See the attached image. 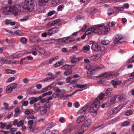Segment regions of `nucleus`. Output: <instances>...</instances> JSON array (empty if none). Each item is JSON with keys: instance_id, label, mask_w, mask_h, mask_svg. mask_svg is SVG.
Listing matches in <instances>:
<instances>
[{"instance_id": "nucleus-1", "label": "nucleus", "mask_w": 134, "mask_h": 134, "mask_svg": "<svg viewBox=\"0 0 134 134\" xmlns=\"http://www.w3.org/2000/svg\"><path fill=\"white\" fill-rule=\"evenodd\" d=\"M33 2V0H26L24 1L22 7L26 12H31L34 9V5Z\"/></svg>"}, {"instance_id": "nucleus-2", "label": "nucleus", "mask_w": 134, "mask_h": 134, "mask_svg": "<svg viewBox=\"0 0 134 134\" xmlns=\"http://www.w3.org/2000/svg\"><path fill=\"white\" fill-rule=\"evenodd\" d=\"M100 105V103L98 98H96L94 103L92 104L89 109V111L91 113H96L98 108Z\"/></svg>"}, {"instance_id": "nucleus-3", "label": "nucleus", "mask_w": 134, "mask_h": 134, "mask_svg": "<svg viewBox=\"0 0 134 134\" xmlns=\"http://www.w3.org/2000/svg\"><path fill=\"white\" fill-rule=\"evenodd\" d=\"M20 8V5L16 4L14 6L11 7L10 12L15 15L20 14L21 13Z\"/></svg>"}, {"instance_id": "nucleus-4", "label": "nucleus", "mask_w": 134, "mask_h": 134, "mask_svg": "<svg viewBox=\"0 0 134 134\" xmlns=\"http://www.w3.org/2000/svg\"><path fill=\"white\" fill-rule=\"evenodd\" d=\"M27 118L28 119H29L30 118L32 119L31 120H29L27 123V125L28 126H29V128L30 129H32L33 128V125L34 124H36L37 121V119L36 118L34 117L33 115H31L30 116H28Z\"/></svg>"}, {"instance_id": "nucleus-5", "label": "nucleus", "mask_w": 134, "mask_h": 134, "mask_svg": "<svg viewBox=\"0 0 134 134\" xmlns=\"http://www.w3.org/2000/svg\"><path fill=\"white\" fill-rule=\"evenodd\" d=\"M116 96L112 95L107 100L105 105L107 107H109L116 103Z\"/></svg>"}, {"instance_id": "nucleus-6", "label": "nucleus", "mask_w": 134, "mask_h": 134, "mask_svg": "<svg viewBox=\"0 0 134 134\" xmlns=\"http://www.w3.org/2000/svg\"><path fill=\"white\" fill-rule=\"evenodd\" d=\"M50 106L49 104H46L43 108L40 109V114L43 115L45 113H48L49 111Z\"/></svg>"}, {"instance_id": "nucleus-7", "label": "nucleus", "mask_w": 134, "mask_h": 134, "mask_svg": "<svg viewBox=\"0 0 134 134\" xmlns=\"http://www.w3.org/2000/svg\"><path fill=\"white\" fill-rule=\"evenodd\" d=\"M59 27H54L48 30L47 33L49 35H52L53 34L58 32L59 31Z\"/></svg>"}, {"instance_id": "nucleus-8", "label": "nucleus", "mask_w": 134, "mask_h": 134, "mask_svg": "<svg viewBox=\"0 0 134 134\" xmlns=\"http://www.w3.org/2000/svg\"><path fill=\"white\" fill-rule=\"evenodd\" d=\"M60 19H57L54 21H51L48 23L47 25V28H49L51 26H55L56 24L60 22Z\"/></svg>"}, {"instance_id": "nucleus-9", "label": "nucleus", "mask_w": 134, "mask_h": 134, "mask_svg": "<svg viewBox=\"0 0 134 134\" xmlns=\"http://www.w3.org/2000/svg\"><path fill=\"white\" fill-rule=\"evenodd\" d=\"M122 39V37L121 35H116L113 38L114 43L115 44L120 43V40Z\"/></svg>"}, {"instance_id": "nucleus-10", "label": "nucleus", "mask_w": 134, "mask_h": 134, "mask_svg": "<svg viewBox=\"0 0 134 134\" xmlns=\"http://www.w3.org/2000/svg\"><path fill=\"white\" fill-rule=\"evenodd\" d=\"M91 119H89L85 121L83 125L82 126V129H84V128L88 127L91 125Z\"/></svg>"}, {"instance_id": "nucleus-11", "label": "nucleus", "mask_w": 134, "mask_h": 134, "mask_svg": "<svg viewBox=\"0 0 134 134\" xmlns=\"http://www.w3.org/2000/svg\"><path fill=\"white\" fill-rule=\"evenodd\" d=\"M71 62L72 64H73L76 62H78L81 59V58H76L74 55H73L70 58Z\"/></svg>"}, {"instance_id": "nucleus-12", "label": "nucleus", "mask_w": 134, "mask_h": 134, "mask_svg": "<svg viewBox=\"0 0 134 134\" xmlns=\"http://www.w3.org/2000/svg\"><path fill=\"white\" fill-rule=\"evenodd\" d=\"M111 82L113 87L115 88H116L117 87V86H119L121 84L122 81H117L114 80H112Z\"/></svg>"}, {"instance_id": "nucleus-13", "label": "nucleus", "mask_w": 134, "mask_h": 134, "mask_svg": "<svg viewBox=\"0 0 134 134\" xmlns=\"http://www.w3.org/2000/svg\"><path fill=\"white\" fill-rule=\"evenodd\" d=\"M49 0H39L38 5L40 7H42L48 3Z\"/></svg>"}, {"instance_id": "nucleus-14", "label": "nucleus", "mask_w": 134, "mask_h": 134, "mask_svg": "<svg viewBox=\"0 0 134 134\" xmlns=\"http://www.w3.org/2000/svg\"><path fill=\"white\" fill-rule=\"evenodd\" d=\"M91 48L93 50L95 51H99L100 49L98 44L96 43H93V44Z\"/></svg>"}, {"instance_id": "nucleus-15", "label": "nucleus", "mask_w": 134, "mask_h": 134, "mask_svg": "<svg viewBox=\"0 0 134 134\" xmlns=\"http://www.w3.org/2000/svg\"><path fill=\"white\" fill-rule=\"evenodd\" d=\"M86 115L84 114L83 115L79 116L77 119L76 121L77 123H80L83 121L85 119Z\"/></svg>"}, {"instance_id": "nucleus-16", "label": "nucleus", "mask_w": 134, "mask_h": 134, "mask_svg": "<svg viewBox=\"0 0 134 134\" xmlns=\"http://www.w3.org/2000/svg\"><path fill=\"white\" fill-rule=\"evenodd\" d=\"M101 56L100 54H97L91 56L90 59L92 60L95 61L100 58Z\"/></svg>"}, {"instance_id": "nucleus-17", "label": "nucleus", "mask_w": 134, "mask_h": 134, "mask_svg": "<svg viewBox=\"0 0 134 134\" xmlns=\"http://www.w3.org/2000/svg\"><path fill=\"white\" fill-rule=\"evenodd\" d=\"M102 74H103V76L105 78L109 79L110 78H112V74L110 72H107L102 73Z\"/></svg>"}, {"instance_id": "nucleus-18", "label": "nucleus", "mask_w": 134, "mask_h": 134, "mask_svg": "<svg viewBox=\"0 0 134 134\" xmlns=\"http://www.w3.org/2000/svg\"><path fill=\"white\" fill-rule=\"evenodd\" d=\"M112 91V89L111 88H109L107 89L105 93H104L105 96H106L105 98H108L109 97L110 94V93Z\"/></svg>"}, {"instance_id": "nucleus-19", "label": "nucleus", "mask_w": 134, "mask_h": 134, "mask_svg": "<svg viewBox=\"0 0 134 134\" xmlns=\"http://www.w3.org/2000/svg\"><path fill=\"white\" fill-rule=\"evenodd\" d=\"M90 46L88 45H86L84 46L82 49V50L85 53L88 52L90 49Z\"/></svg>"}, {"instance_id": "nucleus-20", "label": "nucleus", "mask_w": 134, "mask_h": 134, "mask_svg": "<svg viewBox=\"0 0 134 134\" xmlns=\"http://www.w3.org/2000/svg\"><path fill=\"white\" fill-rule=\"evenodd\" d=\"M94 29V27H91L87 30L85 32L86 34L88 35L93 32Z\"/></svg>"}, {"instance_id": "nucleus-21", "label": "nucleus", "mask_w": 134, "mask_h": 134, "mask_svg": "<svg viewBox=\"0 0 134 134\" xmlns=\"http://www.w3.org/2000/svg\"><path fill=\"white\" fill-rule=\"evenodd\" d=\"M11 7L10 6H7L4 7L3 9V11L4 12H10Z\"/></svg>"}, {"instance_id": "nucleus-22", "label": "nucleus", "mask_w": 134, "mask_h": 134, "mask_svg": "<svg viewBox=\"0 0 134 134\" xmlns=\"http://www.w3.org/2000/svg\"><path fill=\"white\" fill-rule=\"evenodd\" d=\"M71 65L66 64L64 65L61 68L63 69L68 70L69 69H71L70 68H71Z\"/></svg>"}, {"instance_id": "nucleus-23", "label": "nucleus", "mask_w": 134, "mask_h": 134, "mask_svg": "<svg viewBox=\"0 0 134 134\" xmlns=\"http://www.w3.org/2000/svg\"><path fill=\"white\" fill-rule=\"evenodd\" d=\"M116 96V99L117 98L119 100H123L125 99L124 95H113Z\"/></svg>"}, {"instance_id": "nucleus-24", "label": "nucleus", "mask_w": 134, "mask_h": 134, "mask_svg": "<svg viewBox=\"0 0 134 134\" xmlns=\"http://www.w3.org/2000/svg\"><path fill=\"white\" fill-rule=\"evenodd\" d=\"M60 40H62L63 43H68L70 42L68 37L64 38H63V39L62 38L60 39Z\"/></svg>"}, {"instance_id": "nucleus-25", "label": "nucleus", "mask_w": 134, "mask_h": 134, "mask_svg": "<svg viewBox=\"0 0 134 134\" xmlns=\"http://www.w3.org/2000/svg\"><path fill=\"white\" fill-rule=\"evenodd\" d=\"M72 72V71L71 69H69V70H66L65 71L64 74V75L66 76H68L71 74Z\"/></svg>"}, {"instance_id": "nucleus-26", "label": "nucleus", "mask_w": 134, "mask_h": 134, "mask_svg": "<svg viewBox=\"0 0 134 134\" xmlns=\"http://www.w3.org/2000/svg\"><path fill=\"white\" fill-rule=\"evenodd\" d=\"M33 38V42L34 43H38L40 42V39L37 37H35Z\"/></svg>"}, {"instance_id": "nucleus-27", "label": "nucleus", "mask_w": 134, "mask_h": 134, "mask_svg": "<svg viewBox=\"0 0 134 134\" xmlns=\"http://www.w3.org/2000/svg\"><path fill=\"white\" fill-rule=\"evenodd\" d=\"M72 130V129L70 127H68L64 130L63 132L64 133L66 134L71 132Z\"/></svg>"}, {"instance_id": "nucleus-28", "label": "nucleus", "mask_w": 134, "mask_h": 134, "mask_svg": "<svg viewBox=\"0 0 134 134\" xmlns=\"http://www.w3.org/2000/svg\"><path fill=\"white\" fill-rule=\"evenodd\" d=\"M61 0H52V4L53 5H56L59 3Z\"/></svg>"}, {"instance_id": "nucleus-29", "label": "nucleus", "mask_w": 134, "mask_h": 134, "mask_svg": "<svg viewBox=\"0 0 134 134\" xmlns=\"http://www.w3.org/2000/svg\"><path fill=\"white\" fill-rule=\"evenodd\" d=\"M17 86V83H11V84L9 85V87L10 86V87L12 88V89L13 90L15 89L16 87Z\"/></svg>"}, {"instance_id": "nucleus-30", "label": "nucleus", "mask_w": 134, "mask_h": 134, "mask_svg": "<svg viewBox=\"0 0 134 134\" xmlns=\"http://www.w3.org/2000/svg\"><path fill=\"white\" fill-rule=\"evenodd\" d=\"M102 44L104 45H107L110 43V41L107 40H105L101 41Z\"/></svg>"}, {"instance_id": "nucleus-31", "label": "nucleus", "mask_w": 134, "mask_h": 134, "mask_svg": "<svg viewBox=\"0 0 134 134\" xmlns=\"http://www.w3.org/2000/svg\"><path fill=\"white\" fill-rule=\"evenodd\" d=\"M119 111L118 110V109H117L116 108H115L113 109L112 110H110V111L108 112V113H109V112H110L112 114H116Z\"/></svg>"}, {"instance_id": "nucleus-32", "label": "nucleus", "mask_w": 134, "mask_h": 134, "mask_svg": "<svg viewBox=\"0 0 134 134\" xmlns=\"http://www.w3.org/2000/svg\"><path fill=\"white\" fill-rule=\"evenodd\" d=\"M87 85L85 84V85H80L77 84L76 85V86L79 88H84L87 86Z\"/></svg>"}, {"instance_id": "nucleus-33", "label": "nucleus", "mask_w": 134, "mask_h": 134, "mask_svg": "<svg viewBox=\"0 0 134 134\" xmlns=\"http://www.w3.org/2000/svg\"><path fill=\"white\" fill-rule=\"evenodd\" d=\"M129 124V122L128 121H126L124 122L121 124V126L122 127L127 126Z\"/></svg>"}, {"instance_id": "nucleus-34", "label": "nucleus", "mask_w": 134, "mask_h": 134, "mask_svg": "<svg viewBox=\"0 0 134 134\" xmlns=\"http://www.w3.org/2000/svg\"><path fill=\"white\" fill-rule=\"evenodd\" d=\"M63 63V62H59L55 64L54 66L55 67H58L61 65Z\"/></svg>"}, {"instance_id": "nucleus-35", "label": "nucleus", "mask_w": 134, "mask_h": 134, "mask_svg": "<svg viewBox=\"0 0 134 134\" xmlns=\"http://www.w3.org/2000/svg\"><path fill=\"white\" fill-rule=\"evenodd\" d=\"M104 97L105 98H106V96H105L104 93H101L99 95V98H98L99 100V99H100V100H101Z\"/></svg>"}, {"instance_id": "nucleus-36", "label": "nucleus", "mask_w": 134, "mask_h": 134, "mask_svg": "<svg viewBox=\"0 0 134 134\" xmlns=\"http://www.w3.org/2000/svg\"><path fill=\"white\" fill-rule=\"evenodd\" d=\"M64 5H59L57 8V10L58 11H62L63 9Z\"/></svg>"}, {"instance_id": "nucleus-37", "label": "nucleus", "mask_w": 134, "mask_h": 134, "mask_svg": "<svg viewBox=\"0 0 134 134\" xmlns=\"http://www.w3.org/2000/svg\"><path fill=\"white\" fill-rule=\"evenodd\" d=\"M114 13V11L113 9L111 8H110L108 10L107 14L108 15H110L113 14Z\"/></svg>"}, {"instance_id": "nucleus-38", "label": "nucleus", "mask_w": 134, "mask_h": 134, "mask_svg": "<svg viewBox=\"0 0 134 134\" xmlns=\"http://www.w3.org/2000/svg\"><path fill=\"white\" fill-rule=\"evenodd\" d=\"M13 89L9 86V85L7 86L6 90V92L8 93H10L12 91Z\"/></svg>"}, {"instance_id": "nucleus-39", "label": "nucleus", "mask_w": 134, "mask_h": 134, "mask_svg": "<svg viewBox=\"0 0 134 134\" xmlns=\"http://www.w3.org/2000/svg\"><path fill=\"white\" fill-rule=\"evenodd\" d=\"M20 41L21 42L26 44L27 43V39L26 38L22 37L20 39Z\"/></svg>"}, {"instance_id": "nucleus-40", "label": "nucleus", "mask_w": 134, "mask_h": 134, "mask_svg": "<svg viewBox=\"0 0 134 134\" xmlns=\"http://www.w3.org/2000/svg\"><path fill=\"white\" fill-rule=\"evenodd\" d=\"M114 9L115 10H118L119 11H122L124 9V7H114Z\"/></svg>"}, {"instance_id": "nucleus-41", "label": "nucleus", "mask_w": 134, "mask_h": 134, "mask_svg": "<svg viewBox=\"0 0 134 134\" xmlns=\"http://www.w3.org/2000/svg\"><path fill=\"white\" fill-rule=\"evenodd\" d=\"M55 13H56L55 11L52 10L48 12V13L47 15L48 16H51Z\"/></svg>"}, {"instance_id": "nucleus-42", "label": "nucleus", "mask_w": 134, "mask_h": 134, "mask_svg": "<svg viewBox=\"0 0 134 134\" xmlns=\"http://www.w3.org/2000/svg\"><path fill=\"white\" fill-rule=\"evenodd\" d=\"M18 122V121L16 119H15L14 121L11 122V123L12 124V125H16Z\"/></svg>"}, {"instance_id": "nucleus-43", "label": "nucleus", "mask_w": 134, "mask_h": 134, "mask_svg": "<svg viewBox=\"0 0 134 134\" xmlns=\"http://www.w3.org/2000/svg\"><path fill=\"white\" fill-rule=\"evenodd\" d=\"M95 70V69L91 70H89L87 71V73L88 74H90L91 75L93 73Z\"/></svg>"}, {"instance_id": "nucleus-44", "label": "nucleus", "mask_w": 134, "mask_h": 134, "mask_svg": "<svg viewBox=\"0 0 134 134\" xmlns=\"http://www.w3.org/2000/svg\"><path fill=\"white\" fill-rule=\"evenodd\" d=\"M115 23L114 22H109L107 23V25L110 26H113L115 25Z\"/></svg>"}, {"instance_id": "nucleus-45", "label": "nucleus", "mask_w": 134, "mask_h": 134, "mask_svg": "<svg viewBox=\"0 0 134 134\" xmlns=\"http://www.w3.org/2000/svg\"><path fill=\"white\" fill-rule=\"evenodd\" d=\"M29 104V102L27 100L25 101L24 102L22 105L21 106V107H22L23 106H27Z\"/></svg>"}, {"instance_id": "nucleus-46", "label": "nucleus", "mask_w": 134, "mask_h": 134, "mask_svg": "<svg viewBox=\"0 0 134 134\" xmlns=\"http://www.w3.org/2000/svg\"><path fill=\"white\" fill-rule=\"evenodd\" d=\"M72 76L68 77L66 80V83H69L70 82L71 79H72Z\"/></svg>"}, {"instance_id": "nucleus-47", "label": "nucleus", "mask_w": 134, "mask_h": 134, "mask_svg": "<svg viewBox=\"0 0 134 134\" xmlns=\"http://www.w3.org/2000/svg\"><path fill=\"white\" fill-rule=\"evenodd\" d=\"M7 123H3L2 122H1V126L0 127L2 129H4L5 127L6 126Z\"/></svg>"}, {"instance_id": "nucleus-48", "label": "nucleus", "mask_w": 134, "mask_h": 134, "mask_svg": "<svg viewBox=\"0 0 134 134\" xmlns=\"http://www.w3.org/2000/svg\"><path fill=\"white\" fill-rule=\"evenodd\" d=\"M33 100L34 102H36L39 100V99L38 97H32L31 98Z\"/></svg>"}, {"instance_id": "nucleus-49", "label": "nucleus", "mask_w": 134, "mask_h": 134, "mask_svg": "<svg viewBox=\"0 0 134 134\" xmlns=\"http://www.w3.org/2000/svg\"><path fill=\"white\" fill-rule=\"evenodd\" d=\"M14 34H16L20 36H22L23 34L19 31H15L14 32Z\"/></svg>"}, {"instance_id": "nucleus-50", "label": "nucleus", "mask_w": 134, "mask_h": 134, "mask_svg": "<svg viewBox=\"0 0 134 134\" xmlns=\"http://www.w3.org/2000/svg\"><path fill=\"white\" fill-rule=\"evenodd\" d=\"M87 25H83V26L82 27L81 29L79 31H81L82 32L85 31V29L86 28Z\"/></svg>"}, {"instance_id": "nucleus-51", "label": "nucleus", "mask_w": 134, "mask_h": 134, "mask_svg": "<svg viewBox=\"0 0 134 134\" xmlns=\"http://www.w3.org/2000/svg\"><path fill=\"white\" fill-rule=\"evenodd\" d=\"M7 72L11 74H14L15 73V70H12L10 69H7Z\"/></svg>"}, {"instance_id": "nucleus-52", "label": "nucleus", "mask_w": 134, "mask_h": 134, "mask_svg": "<svg viewBox=\"0 0 134 134\" xmlns=\"http://www.w3.org/2000/svg\"><path fill=\"white\" fill-rule=\"evenodd\" d=\"M5 60V59L2 58H0V67L3 64V62Z\"/></svg>"}, {"instance_id": "nucleus-53", "label": "nucleus", "mask_w": 134, "mask_h": 134, "mask_svg": "<svg viewBox=\"0 0 134 134\" xmlns=\"http://www.w3.org/2000/svg\"><path fill=\"white\" fill-rule=\"evenodd\" d=\"M134 62V54L131 57L129 61V62L131 63Z\"/></svg>"}, {"instance_id": "nucleus-54", "label": "nucleus", "mask_w": 134, "mask_h": 134, "mask_svg": "<svg viewBox=\"0 0 134 134\" xmlns=\"http://www.w3.org/2000/svg\"><path fill=\"white\" fill-rule=\"evenodd\" d=\"M13 116V113L12 112L8 114L6 116L7 117L8 119L10 118Z\"/></svg>"}, {"instance_id": "nucleus-55", "label": "nucleus", "mask_w": 134, "mask_h": 134, "mask_svg": "<svg viewBox=\"0 0 134 134\" xmlns=\"http://www.w3.org/2000/svg\"><path fill=\"white\" fill-rule=\"evenodd\" d=\"M58 131L56 130H53L51 132V134H58Z\"/></svg>"}, {"instance_id": "nucleus-56", "label": "nucleus", "mask_w": 134, "mask_h": 134, "mask_svg": "<svg viewBox=\"0 0 134 134\" xmlns=\"http://www.w3.org/2000/svg\"><path fill=\"white\" fill-rule=\"evenodd\" d=\"M15 113H20L21 112V111H20L19 108L18 107L15 109Z\"/></svg>"}, {"instance_id": "nucleus-57", "label": "nucleus", "mask_w": 134, "mask_h": 134, "mask_svg": "<svg viewBox=\"0 0 134 134\" xmlns=\"http://www.w3.org/2000/svg\"><path fill=\"white\" fill-rule=\"evenodd\" d=\"M49 90L48 87H46L42 89L41 91L42 92H43L44 91H47Z\"/></svg>"}, {"instance_id": "nucleus-58", "label": "nucleus", "mask_w": 134, "mask_h": 134, "mask_svg": "<svg viewBox=\"0 0 134 134\" xmlns=\"http://www.w3.org/2000/svg\"><path fill=\"white\" fill-rule=\"evenodd\" d=\"M82 108L83 109V110H84L85 112L87 109L88 108V107L87 105H85Z\"/></svg>"}, {"instance_id": "nucleus-59", "label": "nucleus", "mask_w": 134, "mask_h": 134, "mask_svg": "<svg viewBox=\"0 0 134 134\" xmlns=\"http://www.w3.org/2000/svg\"><path fill=\"white\" fill-rule=\"evenodd\" d=\"M59 121L61 123H63L65 122V118L64 117H62L59 118Z\"/></svg>"}, {"instance_id": "nucleus-60", "label": "nucleus", "mask_w": 134, "mask_h": 134, "mask_svg": "<svg viewBox=\"0 0 134 134\" xmlns=\"http://www.w3.org/2000/svg\"><path fill=\"white\" fill-rule=\"evenodd\" d=\"M54 91L57 92H61V90L58 88V87H55L54 88Z\"/></svg>"}, {"instance_id": "nucleus-61", "label": "nucleus", "mask_w": 134, "mask_h": 134, "mask_svg": "<svg viewBox=\"0 0 134 134\" xmlns=\"http://www.w3.org/2000/svg\"><path fill=\"white\" fill-rule=\"evenodd\" d=\"M55 125V124H48V127L49 129L51 128Z\"/></svg>"}, {"instance_id": "nucleus-62", "label": "nucleus", "mask_w": 134, "mask_h": 134, "mask_svg": "<svg viewBox=\"0 0 134 134\" xmlns=\"http://www.w3.org/2000/svg\"><path fill=\"white\" fill-rule=\"evenodd\" d=\"M132 113V111L131 110H129L127 112H126L125 115L127 116L131 114Z\"/></svg>"}, {"instance_id": "nucleus-63", "label": "nucleus", "mask_w": 134, "mask_h": 134, "mask_svg": "<svg viewBox=\"0 0 134 134\" xmlns=\"http://www.w3.org/2000/svg\"><path fill=\"white\" fill-rule=\"evenodd\" d=\"M28 17L27 16H25L23 17L20 20L21 21H23L25 20H26L28 19Z\"/></svg>"}, {"instance_id": "nucleus-64", "label": "nucleus", "mask_w": 134, "mask_h": 134, "mask_svg": "<svg viewBox=\"0 0 134 134\" xmlns=\"http://www.w3.org/2000/svg\"><path fill=\"white\" fill-rule=\"evenodd\" d=\"M15 79V77H11L9 78L8 80V81L10 82L12 81H14Z\"/></svg>"}]
</instances>
